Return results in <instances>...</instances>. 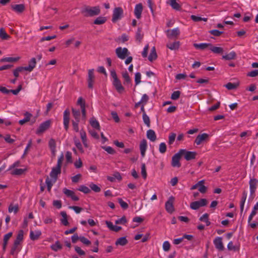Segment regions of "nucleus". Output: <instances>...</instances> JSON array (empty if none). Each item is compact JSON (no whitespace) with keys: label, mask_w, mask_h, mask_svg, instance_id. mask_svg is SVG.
I'll return each instance as SVG.
<instances>
[{"label":"nucleus","mask_w":258,"mask_h":258,"mask_svg":"<svg viewBox=\"0 0 258 258\" xmlns=\"http://www.w3.org/2000/svg\"><path fill=\"white\" fill-rule=\"evenodd\" d=\"M81 13L85 17H94L100 14V9L99 6L90 7L85 6L81 10Z\"/></svg>","instance_id":"obj_1"},{"label":"nucleus","mask_w":258,"mask_h":258,"mask_svg":"<svg viewBox=\"0 0 258 258\" xmlns=\"http://www.w3.org/2000/svg\"><path fill=\"white\" fill-rule=\"evenodd\" d=\"M64 155L61 153L58 158L56 166L52 168L50 173V176L54 179L53 182L56 181L58 174L61 172V167Z\"/></svg>","instance_id":"obj_2"},{"label":"nucleus","mask_w":258,"mask_h":258,"mask_svg":"<svg viewBox=\"0 0 258 258\" xmlns=\"http://www.w3.org/2000/svg\"><path fill=\"white\" fill-rule=\"evenodd\" d=\"M197 155V152L188 151L185 149H180L178 151V160L183 157L186 161H189L196 158ZM180 166V163L178 161V167Z\"/></svg>","instance_id":"obj_3"},{"label":"nucleus","mask_w":258,"mask_h":258,"mask_svg":"<svg viewBox=\"0 0 258 258\" xmlns=\"http://www.w3.org/2000/svg\"><path fill=\"white\" fill-rule=\"evenodd\" d=\"M23 231L20 230L19 231L18 234L17 235L16 239L15 240L14 243V245L12 247L11 250V254L14 255L16 250L18 251H20V249L19 248L18 246L20 244L21 242L22 241L23 239Z\"/></svg>","instance_id":"obj_4"},{"label":"nucleus","mask_w":258,"mask_h":258,"mask_svg":"<svg viewBox=\"0 0 258 258\" xmlns=\"http://www.w3.org/2000/svg\"><path fill=\"white\" fill-rule=\"evenodd\" d=\"M51 121L49 120H46L42 122L37 129L35 131L36 134L40 135L43 134L46 131H47L50 126Z\"/></svg>","instance_id":"obj_5"},{"label":"nucleus","mask_w":258,"mask_h":258,"mask_svg":"<svg viewBox=\"0 0 258 258\" xmlns=\"http://www.w3.org/2000/svg\"><path fill=\"white\" fill-rule=\"evenodd\" d=\"M208 204V201L206 199H201L199 201L192 202L190 204V208L192 210H198L200 207L206 206Z\"/></svg>","instance_id":"obj_6"},{"label":"nucleus","mask_w":258,"mask_h":258,"mask_svg":"<svg viewBox=\"0 0 258 258\" xmlns=\"http://www.w3.org/2000/svg\"><path fill=\"white\" fill-rule=\"evenodd\" d=\"M115 53L117 56L121 59H125L130 54L126 48L121 47H118L115 49Z\"/></svg>","instance_id":"obj_7"},{"label":"nucleus","mask_w":258,"mask_h":258,"mask_svg":"<svg viewBox=\"0 0 258 258\" xmlns=\"http://www.w3.org/2000/svg\"><path fill=\"white\" fill-rule=\"evenodd\" d=\"M123 10L120 7L115 8L113 12L112 21L116 22L118 20L120 19L123 15Z\"/></svg>","instance_id":"obj_8"},{"label":"nucleus","mask_w":258,"mask_h":258,"mask_svg":"<svg viewBox=\"0 0 258 258\" xmlns=\"http://www.w3.org/2000/svg\"><path fill=\"white\" fill-rule=\"evenodd\" d=\"M94 69L88 70V77L87 79L88 87L89 89H93L94 83L95 82V75L94 74Z\"/></svg>","instance_id":"obj_9"},{"label":"nucleus","mask_w":258,"mask_h":258,"mask_svg":"<svg viewBox=\"0 0 258 258\" xmlns=\"http://www.w3.org/2000/svg\"><path fill=\"white\" fill-rule=\"evenodd\" d=\"M250 196L254 198L255 196V191L258 184V180L256 178L250 179L249 182Z\"/></svg>","instance_id":"obj_10"},{"label":"nucleus","mask_w":258,"mask_h":258,"mask_svg":"<svg viewBox=\"0 0 258 258\" xmlns=\"http://www.w3.org/2000/svg\"><path fill=\"white\" fill-rule=\"evenodd\" d=\"M70 111L69 109H67L64 110L63 112V125L64 127L66 130V131H68L69 127V123H70Z\"/></svg>","instance_id":"obj_11"},{"label":"nucleus","mask_w":258,"mask_h":258,"mask_svg":"<svg viewBox=\"0 0 258 258\" xmlns=\"http://www.w3.org/2000/svg\"><path fill=\"white\" fill-rule=\"evenodd\" d=\"M174 201V198L173 197H170L169 200L165 203L166 210L169 213H172L174 210V208L173 205Z\"/></svg>","instance_id":"obj_12"},{"label":"nucleus","mask_w":258,"mask_h":258,"mask_svg":"<svg viewBox=\"0 0 258 258\" xmlns=\"http://www.w3.org/2000/svg\"><path fill=\"white\" fill-rule=\"evenodd\" d=\"M215 247L219 251H223L224 249L222 242V238L221 237H216L213 241Z\"/></svg>","instance_id":"obj_13"},{"label":"nucleus","mask_w":258,"mask_h":258,"mask_svg":"<svg viewBox=\"0 0 258 258\" xmlns=\"http://www.w3.org/2000/svg\"><path fill=\"white\" fill-rule=\"evenodd\" d=\"M208 138L209 135L206 133L199 135L195 140V143L197 145H200L202 142L208 139Z\"/></svg>","instance_id":"obj_14"},{"label":"nucleus","mask_w":258,"mask_h":258,"mask_svg":"<svg viewBox=\"0 0 258 258\" xmlns=\"http://www.w3.org/2000/svg\"><path fill=\"white\" fill-rule=\"evenodd\" d=\"M63 192L69 198H71L72 200L74 201H77L79 200V198L75 195V192L71 190L68 189L66 188L63 189Z\"/></svg>","instance_id":"obj_15"},{"label":"nucleus","mask_w":258,"mask_h":258,"mask_svg":"<svg viewBox=\"0 0 258 258\" xmlns=\"http://www.w3.org/2000/svg\"><path fill=\"white\" fill-rule=\"evenodd\" d=\"M167 37L169 39H173L177 36V29H168L165 31Z\"/></svg>","instance_id":"obj_16"},{"label":"nucleus","mask_w":258,"mask_h":258,"mask_svg":"<svg viewBox=\"0 0 258 258\" xmlns=\"http://www.w3.org/2000/svg\"><path fill=\"white\" fill-rule=\"evenodd\" d=\"M48 146L53 157L55 156L56 152V144L55 140L51 139L48 142Z\"/></svg>","instance_id":"obj_17"},{"label":"nucleus","mask_w":258,"mask_h":258,"mask_svg":"<svg viewBox=\"0 0 258 258\" xmlns=\"http://www.w3.org/2000/svg\"><path fill=\"white\" fill-rule=\"evenodd\" d=\"M143 11V6L141 4L136 5L134 10V14L136 17L139 19L141 17V14Z\"/></svg>","instance_id":"obj_18"},{"label":"nucleus","mask_w":258,"mask_h":258,"mask_svg":"<svg viewBox=\"0 0 258 258\" xmlns=\"http://www.w3.org/2000/svg\"><path fill=\"white\" fill-rule=\"evenodd\" d=\"M36 64V58L34 57L32 58L29 61V65L27 67H25L24 70L29 72L33 71L35 67Z\"/></svg>","instance_id":"obj_19"},{"label":"nucleus","mask_w":258,"mask_h":258,"mask_svg":"<svg viewBox=\"0 0 258 258\" xmlns=\"http://www.w3.org/2000/svg\"><path fill=\"white\" fill-rule=\"evenodd\" d=\"M113 85L118 93H122L124 91V89L119 80L113 81Z\"/></svg>","instance_id":"obj_20"},{"label":"nucleus","mask_w":258,"mask_h":258,"mask_svg":"<svg viewBox=\"0 0 258 258\" xmlns=\"http://www.w3.org/2000/svg\"><path fill=\"white\" fill-rule=\"evenodd\" d=\"M147 143L146 140H143L140 145V149L141 151V156L144 157L145 155V152L147 149Z\"/></svg>","instance_id":"obj_21"},{"label":"nucleus","mask_w":258,"mask_h":258,"mask_svg":"<svg viewBox=\"0 0 258 258\" xmlns=\"http://www.w3.org/2000/svg\"><path fill=\"white\" fill-rule=\"evenodd\" d=\"M237 55L235 52L231 51L229 53L222 56V59L227 60L235 59L236 58Z\"/></svg>","instance_id":"obj_22"},{"label":"nucleus","mask_w":258,"mask_h":258,"mask_svg":"<svg viewBox=\"0 0 258 258\" xmlns=\"http://www.w3.org/2000/svg\"><path fill=\"white\" fill-rule=\"evenodd\" d=\"M25 118L23 119H21L19 121V123L21 125H23L26 122H28L31 117L32 116V114L28 112H26L24 114Z\"/></svg>","instance_id":"obj_23"},{"label":"nucleus","mask_w":258,"mask_h":258,"mask_svg":"<svg viewBox=\"0 0 258 258\" xmlns=\"http://www.w3.org/2000/svg\"><path fill=\"white\" fill-rule=\"evenodd\" d=\"M147 137L152 142H154L156 140V135L155 132L152 130H149L147 132Z\"/></svg>","instance_id":"obj_24"},{"label":"nucleus","mask_w":258,"mask_h":258,"mask_svg":"<svg viewBox=\"0 0 258 258\" xmlns=\"http://www.w3.org/2000/svg\"><path fill=\"white\" fill-rule=\"evenodd\" d=\"M210 49L214 53L222 54L224 52V49L221 47L213 46L212 44L210 45Z\"/></svg>","instance_id":"obj_25"},{"label":"nucleus","mask_w":258,"mask_h":258,"mask_svg":"<svg viewBox=\"0 0 258 258\" xmlns=\"http://www.w3.org/2000/svg\"><path fill=\"white\" fill-rule=\"evenodd\" d=\"M41 232L40 231H31L30 232V239L32 240H35L39 237L41 235Z\"/></svg>","instance_id":"obj_26"},{"label":"nucleus","mask_w":258,"mask_h":258,"mask_svg":"<svg viewBox=\"0 0 258 258\" xmlns=\"http://www.w3.org/2000/svg\"><path fill=\"white\" fill-rule=\"evenodd\" d=\"M144 37V33L142 32V28L139 27L136 33V40L141 42Z\"/></svg>","instance_id":"obj_27"},{"label":"nucleus","mask_w":258,"mask_h":258,"mask_svg":"<svg viewBox=\"0 0 258 258\" xmlns=\"http://www.w3.org/2000/svg\"><path fill=\"white\" fill-rule=\"evenodd\" d=\"M90 124L95 129L99 131L100 130L99 123L95 117H93L90 119Z\"/></svg>","instance_id":"obj_28"},{"label":"nucleus","mask_w":258,"mask_h":258,"mask_svg":"<svg viewBox=\"0 0 258 258\" xmlns=\"http://www.w3.org/2000/svg\"><path fill=\"white\" fill-rule=\"evenodd\" d=\"M128 243V241L125 237H121L118 238L115 241L116 245L124 246Z\"/></svg>","instance_id":"obj_29"},{"label":"nucleus","mask_w":258,"mask_h":258,"mask_svg":"<svg viewBox=\"0 0 258 258\" xmlns=\"http://www.w3.org/2000/svg\"><path fill=\"white\" fill-rule=\"evenodd\" d=\"M12 9L18 13H22L25 9V6L23 4H18L12 6Z\"/></svg>","instance_id":"obj_30"},{"label":"nucleus","mask_w":258,"mask_h":258,"mask_svg":"<svg viewBox=\"0 0 258 258\" xmlns=\"http://www.w3.org/2000/svg\"><path fill=\"white\" fill-rule=\"evenodd\" d=\"M193 45L197 49L204 50L206 48H208L209 46H210V45H211V43H200V44L194 43L193 44Z\"/></svg>","instance_id":"obj_31"},{"label":"nucleus","mask_w":258,"mask_h":258,"mask_svg":"<svg viewBox=\"0 0 258 258\" xmlns=\"http://www.w3.org/2000/svg\"><path fill=\"white\" fill-rule=\"evenodd\" d=\"M194 239V236L191 235L184 234L181 238H178V244L183 242L184 240L191 241Z\"/></svg>","instance_id":"obj_32"},{"label":"nucleus","mask_w":258,"mask_h":258,"mask_svg":"<svg viewBox=\"0 0 258 258\" xmlns=\"http://www.w3.org/2000/svg\"><path fill=\"white\" fill-rule=\"evenodd\" d=\"M157 55L156 51V49L155 47H153L151 49V52L148 57V59L150 61H152L153 60L156 59L157 58Z\"/></svg>","instance_id":"obj_33"},{"label":"nucleus","mask_w":258,"mask_h":258,"mask_svg":"<svg viewBox=\"0 0 258 258\" xmlns=\"http://www.w3.org/2000/svg\"><path fill=\"white\" fill-rule=\"evenodd\" d=\"M80 136H81V138L82 139L83 144H84V146L85 147L87 148L88 147V144H87V136H86V134L84 131L81 130Z\"/></svg>","instance_id":"obj_34"},{"label":"nucleus","mask_w":258,"mask_h":258,"mask_svg":"<svg viewBox=\"0 0 258 258\" xmlns=\"http://www.w3.org/2000/svg\"><path fill=\"white\" fill-rule=\"evenodd\" d=\"M12 236V232H9L8 233L5 234L4 237V241H3V249L4 250H5V249L6 248L8 241L9 239Z\"/></svg>","instance_id":"obj_35"},{"label":"nucleus","mask_w":258,"mask_h":258,"mask_svg":"<svg viewBox=\"0 0 258 258\" xmlns=\"http://www.w3.org/2000/svg\"><path fill=\"white\" fill-rule=\"evenodd\" d=\"M122 77L124 79L123 84L124 85H130L131 84V79L127 73V72H125L122 73Z\"/></svg>","instance_id":"obj_36"},{"label":"nucleus","mask_w":258,"mask_h":258,"mask_svg":"<svg viewBox=\"0 0 258 258\" xmlns=\"http://www.w3.org/2000/svg\"><path fill=\"white\" fill-rule=\"evenodd\" d=\"M60 214L62 217L60 220L61 223L64 226H68L69 225V222L68 221L67 214L66 212L64 211H61Z\"/></svg>","instance_id":"obj_37"},{"label":"nucleus","mask_w":258,"mask_h":258,"mask_svg":"<svg viewBox=\"0 0 258 258\" xmlns=\"http://www.w3.org/2000/svg\"><path fill=\"white\" fill-rule=\"evenodd\" d=\"M176 137V134L174 133H171L170 134L168 137V144L170 147H171L172 145L175 142V138Z\"/></svg>","instance_id":"obj_38"},{"label":"nucleus","mask_w":258,"mask_h":258,"mask_svg":"<svg viewBox=\"0 0 258 258\" xmlns=\"http://www.w3.org/2000/svg\"><path fill=\"white\" fill-rule=\"evenodd\" d=\"M72 114L75 120H80L81 113L79 109H76L74 108H72Z\"/></svg>","instance_id":"obj_39"},{"label":"nucleus","mask_w":258,"mask_h":258,"mask_svg":"<svg viewBox=\"0 0 258 258\" xmlns=\"http://www.w3.org/2000/svg\"><path fill=\"white\" fill-rule=\"evenodd\" d=\"M239 85V83H232L229 82V83H228L227 84H226V85H225L224 86L228 90H231L236 89L238 87Z\"/></svg>","instance_id":"obj_40"},{"label":"nucleus","mask_w":258,"mask_h":258,"mask_svg":"<svg viewBox=\"0 0 258 258\" xmlns=\"http://www.w3.org/2000/svg\"><path fill=\"white\" fill-rule=\"evenodd\" d=\"M51 248L53 250L57 251L62 248V245L58 241H57L54 244L51 245Z\"/></svg>","instance_id":"obj_41"},{"label":"nucleus","mask_w":258,"mask_h":258,"mask_svg":"<svg viewBox=\"0 0 258 258\" xmlns=\"http://www.w3.org/2000/svg\"><path fill=\"white\" fill-rule=\"evenodd\" d=\"M106 19L105 17H99L94 21V24L96 25H101L105 23Z\"/></svg>","instance_id":"obj_42"},{"label":"nucleus","mask_w":258,"mask_h":258,"mask_svg":"<svg viewBox=\"0 0 258 258\" xmlns=\"http://www.w3.org/2000/svg\"><path fill=\"white\" fill-rule=\"evenodd\" d=\"M227 248L229 250H233L234 251H237L239 250V246L234 245L232 241H230L228 243Z\"/></svg>","instance_id":"obj_43"},{"label":"nucleus","mask_w":258,"mask_h":258,"mask_svg":"<svg viewBox=\"0 0 258 258\" xmlns=\"http://www.w3.org/2000/svg\"><path fill=\"white\" fill-rule=\"evenodd\" d=\"M8 211L9 213L14 212L15 214H16L19 211V206L18 205L13 206L12 204H11L9 207Z\"/></svg>","instance_id":"obj_44"},{"label":"nucleus","mask_w":258,"mask_h":258,"mask_svg":"<svg viewBox=\"0 0 258 258\" xmlns=\"http://www.w3.org/2000/svg\"><path fill=\"white\" fill-rule=\"evenodd\" d=\"M0 38L3 40H6L10 38V36L6 32L4 29H0Z\"/></svg>","instance_id":"obj_45"},{"label":"nucleus","mask_w":258,"mask_h":258,"mask_svg":"<svg viewBox=\"0 0 258 258\" xmlns=\"http://www.w3.org/2000/svg\"><path fill=\"white\" fill-rule=\"evenodd\" d=\"M143 119L146 125L149 127L150 126V120L146 112H144V113L143 114Z\"/></svg>","instance_id":"obj_46"},{"label":"nucleus","mask_w":258,"mask_h":258,"mask_svg":"<svg viewBox=\"0 0 258 258\" xmlns=\"http://www.w3.org/2000/svg\"><path fill=\"white\" fill-rule=\"evenodd\" d=\"M80 121V120H73L72 121L73 130L76 132H78L79 131V123Z\"/></svg>","instance_id":"obj_47"},{"label":"nucleus","mask_w":258,"mask_h":258,"mask_svg":"<svg viewBox=\"0 0 258 258\" xmlns=\"http://www.w3.org/2000/svg\"><path fill=\"white\" fill-rule=\"evenodd\" d=\"M78 190L84 194H89L91 191V190L87 186L84 185H80Z\"/></svg>","instance_id":"obj_48"},{"label":"nucleus","mask_w":258,"mask_h":258,"mask_svg":"<svg viewBox=\"0 0 258 258\" xmlns=\"http://www.w3.org/2000/svg\"><path fill=\"white\" fill-rule=\"evenodd\" d=\"M89 186L92 190L96 192H99L101 191L100 187L93 183H90Z\"/></svg>","instance_id":"obj_49"},{"label":"nucleus","mask_w":258,"mask_h":258,"mask_svg":"<svg viewBox=\"0 0 258 258\" xmlns=\"http://www.w3.org/2000/svg\"><path fill=\"white\" fill-rule=\"evenodd\" d=\"M177 43L176 42H168L166 44V46L167 48L170 49V50H175L177 48Z\"/></svg>","instance_id":"obj_50"},{"label":"nucleus","mask_w":258,"mask_h":258,"mask_svg":"<svg viewBox=\"0 0 258 258\" xmlns=\"http://www.w3.org/2000/svg\"><path fill=\"white\" fill-rule=\"evenodd\" d=\"M23 71H25L24 70V68L23 67H18L16 69H15L14 71V72H13L14 75L15 76V77L16 78H17V77H19V73L20 72H22Z\"/></svg>","instance_id":"obj_51"},{"label":"nucleus","mask_w":258,"mask_h":258,"mask_svg":"<svg viewBox=\"0 0 258 258\" xmlns=\"http://www.w3.org/2000/svg\"><path fill=\"white\" fill-rule=\"evenodd\" d=\"M118 203H119V204H120V205L122 209H127V208H128V204H127L126 202H124V201L122 200V199H121V198H118Z\"/></svg>","instance_id":"obj_52"},{"label":"nucleus","mask_w":258,"mask_h":258,"mask_svg":"<svg viewBox=\"0 0 258 258\" xmlns=\"http://www.w3.org/2000/svg\"><path fill=\"white\" fill-rule=\"evenodd\" d=\"M26 170V169H14L13 172H12V174L13 175H21L22 174L24 171Z\"/></svg>","instance_id":"obj_53"},{"label":"nucleus","mask_w":258,"mask_h":258,"mask_svg":"<svg viewBox=\"0 0 258 258\" xmlns=\"http://www.w3.org/2000/svg\"><path fill=\"white\" fill-rule=\"evenodd\" d=\"M19 59V57H6L3 58L1 60L2 61H7V62H14L17 61Z\"/></svg>","instance_id":"obj_54"},{"label":"nucleus","mask_w":258,"mask_h":258,"mask_svg":"<svg viewBox=\"0 0 258 258\" xmlns=\"http://www.w3.org/2000/svg\"><path fill=\"white\" fill-rule=\"evenodd\" d=\"M102 148L106 151L108 153L110 154H114L115 153L114 150L110 146H104Z\"/></svg>","instance_id":"obj_55"},{"label":"nucleus","mask_w":258,"mask_h":258,"mask_svg":"<svg viewBox=\"0 0 258 258\" xmlns=\"http://www.w3.org/2000/svg\"><path fill=\"white\" fill-rule=\"evenodd\" d=\"M159 152L162 154L165 153V152L166 151V145L165 143H161L159 145Z\"/></svg>","instance_id":"obj_56"},{"label":"nucleus","mask_w":258,"mask_h":258,"mask_svg":"<svg viewBox=\"0 0 258 258\" xmlns=\"http://www.w3.org/2000/svg\"><path fill=\"white\" fill-rule=\"evenodd\" d=\"M141 75L140 73L138 72L135 74V81L136 85H137L141 83Z\"/></svg>","instance_id":"obj_57"},{"label":"nucleus","mask_w":258,"mask_h":258,"mask_svg":"<svg viewBox=\"0 0 258 258\" xmlns=\"http://www.w3.org/2000/svg\"><path fill=\"white\" fill-rule=\"evenodd\" d=\"M209 32L211 34H212L214 36H219L223 33V31H220L219 30H216V29L210 30V31H209Z\"/></svg>","instance_id":"obj_58"},{"label":"nucleus","mask_w":258,"mask_h":258,"mask_svg":"<svg viewBox=\"0 0 258 258\" xmlns=\"http://www.w3.org/2000/svg\"><path fill=\"white\" fill-rule=\"evenodd\" d=\"M66 159L67 163L72 162V153L70 151H67L66 154Z\"/></svg>","instance_id":"obj_59"},{"label":"nucleus","mask_w":258,"mask_h":258,"mask_svg":"<svg viewBox=\"0 0 258 258\" xmlns=\"http://www.w3.org/2000/svg\"><path fill=\"white\" fill-rule=\"evenodd\" d=\"M45 183L47 185V190L50 191L51 188V187L53 185V182L52 181L47 177L45 180Z\"/></svg>","instance_id":"obj_60"},{"label":"nucleus","mask_w":258,"mask_h":258,"mask_svg":"<svg viewBox=\"0 0 258 258\" xmlns=\"http://www.w3.org/2000/svg\"><path fill=\"white\" fill-rule=\"evenodd\" d=\"M126 222L125 217L123 216L120 219H118L115 221L116 224H124Z\"/></svg>","instance_id":"obj_61"},{"label":"nucleus","mask_w":258,"mask_h":258,"mask_svg":"<svg viewBox=\"0 0 258 258\" xmlns=\"http://www.w3.org/2000/svg\"><path fill=\"white\" fill-rule=\"evenodd\" d=\"M170 248V244L168 241H164L163 244V249L165 251H168Z\"/></svg>","instance_id":"obj_62"},{"label":"nucleus","mask_w":258,"mask_h":258,"mask_svg":"<svg viewBox=\"0 0 258 258\" xmlns=\"http://www.w3.org/2000/svg\"><path fill=\"white\" fill-rule=\"evenodd\" d=\"M80 240L85 245H89L91 244V241L88 240L87 238L84 236H81Z\"/></svg>","instance_id":"obj_63"},{"label":"nucleus","mask_w":258,"mask_h":258,"mask_svg":"<svg viewBox=\"0 0 258 258\" xmlns=\"http://www.w3.org/2000/svg\"><path fill=\"white\" fill-rule=\"evenodd\" d=\"M148 100H149L148 96L146 94H145L142 96V98L140 101L142 102V104L145 105L147 103Z\"/></svg>","instance_id":"obj_64"}]
</instances>
